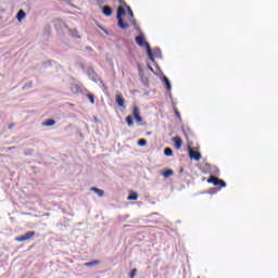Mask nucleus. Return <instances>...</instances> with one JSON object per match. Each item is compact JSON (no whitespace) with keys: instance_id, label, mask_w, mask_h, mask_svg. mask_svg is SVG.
Listing matches in <instances>:
<instances>
[{"instance_id":"obj_1","label":"nucleus","mask_w":278,"mask_h":278,"mask_svg":"<svg viewBox=\"0 0 278 278\" xmlns=\"http://www.w3.org/2000/svg\"><path fill=\"white\" fill-rule=\"evenodd\" d=\"M135 42L138 45V47H144L146 51L148 53L149 60L155 64V56H153V49H151V45L146 41L144 34H140L135 37Z\"/></svg>"},{"instance_id":"obj_2","label":"nucleus","mask_w":278,"mask_h":278,"mask_svg":"<svg viewBox=\"0 0 278 278\" xmlns=\"http://www.w3.org/2000/svg\"><path fill=\"white\" fill-rule=\"evenodd\" d=\"M127 14V11L125 10V8L119 7L117 9V27H119L121 29H129V24H127L125 22V20H123V16H125Z\"/></svg>"},{"instance_id":"obj_3","label":"nucleus","mask_w":278,"mask_h":278,"mask_svg":"<svg viewBox=\"0 0 278 278\" xmlns=\"http://www.w3.org/2000/svg\"><path fill=\"white\" fill-rule=\"evenodd\" d=\"M207 184H213V186H219V188H227V182H225V180H223L216 176H211L207 179Z\"/></svg>"},{"instance_id":"obj_4","label":"nucleus","mask_w":278,"mask_h":278,"mask_svg":"<svg viewBox=\"0 0 278 278\" xmlns=\"http://www.w3.org/2000/svg\"><path fill=\"white\" fill-rule=\"evenodd\" d=\"M87 75L91 81H94V84L101 81V78H99V75H97V72H94V68L92 67L87 68Z\"/></svg>"},{"instance_id":"obj_5","label":"nucleus","mask_w":278,"mask_h":278,"mask_svg":"<svg viewBox=\"0 0 278 278\" xmlns=\"http://www.w3.org/2000/svg\"><path fill=\"white\" fill-rule=\"evenodd\" d=\"M34 236H36V231H28L24 236L16 237L15 242H25L27 240H31V238H34Z\"/></svg>"},{"instance_id":"obj_6","label":"nucleus","mask_w":278,"mask_h":278,"mask_svg":"<svg viewBox=\"0 0 278 278\" xmlns=\"http://www.w3.org/2000/svg\"><path fill=\"white\" fill-rule=\"evenodd\" d=\"M127 12H128V21L130 25L135 26V29H138V24L136 23V18H134V11L131 10V7L127 5Z\"/></svg>"},{"instance_id":"obj_7","label":"nucleus","mask_w":278,"mask_h":278,"mask_svg":"<svg viewBox=\"0 0 278 278\" xmlns=\"http://www.w3.org/2000/svg\"><path fill=\"white\" fill-rule=\"evenodd\" d=\"M189 157L190 160H194L195 162H199V160H201V152L189 148Z\"/></svg>"},{"instance_id":"obj_8","label":"nucleus","mask_w":278,"mask_h":278,"mask_svg":"<svg viewBox=\"0 0 278 278\" xmlns=\"http://www.w3.org/2000/svg\"><path fill=\"white\" fill-rule=\"evenodd\" d=\"M162 81L163 84H165V88L168 92H170V90H173V85L170 84V80L168 79V77H166L165 75L162 76Z\"/></svg>"},{"instance_id":"obj_9","label":"nucleus","mask_w":278,"mask_h":278,"mask_svg":"<svg viewBox=\"0 0 278 278\" xmlns=\"http://www.w3.org/2000/svg\"><path fill=\"white\" fill-rule=\"evenodd\" d=\"M115 103H117L118 108H124L125 109V98H123L122 94H116L115 96Z\"/></svg>"},{"instance_id":"obj_10","label":"nucleus","mask_w":278,"mask_h":278,"mask_svg":"<svg viewBox=\"0 0 278 278\" xmlns=\"http://www.w3.org/2000/svg\"><path fill=\"white\" fill-rule=\"evenodd\" d=\"M113 12L114 11L112 10V7L110 5L102 7V14H104V16H111Z\"/></svg>"},{"instance_id":"obj_11","label":"nucleus","mask_w":278,"mask_h":278,"mask_svg":"<svg viewBox=\"0 0 278 278\" xmlns=\"http://www.w3.org/2000/svg\"><path fill=\"white\" fill-rule=\"evenodd\" d=\"M175 149H181V144H184V141L179 137H175L173 139Z\"/></svg>"},{"instance_id":"obj_12","label":"nucleus","mask_w":278,"mask_h":278,"mask_svg":"<svg viewBox=\"0 0 278 278\" xmlns=\"http://www.w3.org/2000/svg\"><path fill=\"white\" fill-rule=\"evenodd\" d=\"M53 125H55V119H53V118H49L42 123L43 127H53Z\"/></svg>"},{"instance_id":"obj_13","label":"nucleus","mask_w":278,"mask_h":278,"mask_svg":"<svg viewBox=\"0 0 278 278\" xmlns=\"http://www.w3.org/2000/svg\"><path fill=\"white\" fill-rule=\"evenodd\" d=\"M25 16H27V13H25V11L20 10L16 14V18L17 21L21 23V21H23V18H25Z\"/></svg>"},{"instance_id":"obj_14","label":"nucleus","mask_w":278,"mask_h":278,"mask_svg":"<svg viewBox=\"0 0 278 278\" xmlns=\"http://www.w3.org/2000/svg\"><path fill=\"white\" fill-rule=\"evenodd\" d=\"M163 177H165V179H168V177L175 175V172L173 169H165L163 173H162Z\"/></svg>"},{"instance_id":"obj_15","label":"nucleus","mask_w":278,"mask_h":278,"mask_svg":"<svg viewBox=\"0 0 278 278\" xmlns=\"http://www.w3.org/2000/svg\"><path fill=\"white\" fill-rule=\"evenodd\" d=\"M91 192H94L96 194H98V197H103V194H105V191H103L97 187H92Z\"/></svg>"},{"instance_id":"obj_16","label":"nucleus","mask_w":278,"mask_h":278,"mask_svg":"<svg viewBox=\"0 0 278 278\" xmlns=\"http://www.w3.org/2000/svg\"><path fill=\"white\" fill-rule=\"evenodd\" d=\"M152 55L153 58H162V50L160 48H154Z\"/></svg>"},{"instance_id":"obj_17","label":"nucleus","mask_w":278,"mask_h":278,"mask_svg":"<svg viewBox=\"0 0 278 278\" xmlns=\"http://www.w3.org/2000/svg\"><path fill=\"white\" fill-rule=\"evenodd\" d=\"M164 155L166 156V157H173V149L172 148H165L164 149Z\"/></svg>"},{"instance_id":"obj_18","label":"nucleus","mask_w":278,"mask_h":278,"mask_svg":"<svg viewBox=\"0 0 278 278\" xmlns=\"http://www.w3.org/2000/svg\"><path fill=\"white\" fill-rule=\"evenodd\" d=\"M132 116L134 118H136L137 116H140V109L138 106H134Z\"/></svg>"},{"instance_id":"obj_19","label":"nucleus","mask_w":278,"mask_h":278,"mask_svg":"<svg viewBox=\"0 0 278 278\" xmlns=\"http://www.w3.org/2000/svg\"><path fill=\"white\" fill-rule=\"evenodd\" d=\"M126 124L128 127H131L134 125V117L131 115L126 116Z\"/></svg>"},{"instance_id":"obj_20","label":"nucleus","mask_w":278,"mask_h":278,"mask_svg":"<svg viewBox=\"0 0 278 278\" xmlns=\"http://www.w3.org/2000/svg\"><path fill=\"white\" fill-rule=\"evenodd\" d=\"M128 201H138V193L132 192L131 194L128 195Z\"/></svg>"},{"instance_id":"obj_21","label":"nucleus","mask_w":278,"mask_h":278,"mask_svg":"<svg viewBox=\"0 0 278 278\" xmlns=\"http://www.w3.org/2000/svg\"><path fill=\"white\" fill-rule=\"evenodd\" d=\"M137 144L138 147H147V139H139Z\"/></svg>"},{"instance_id":"obj_22","label":"nucleus","mask_w":278,"mask_h":278,"mask_svg":"<svg viewBox=\"0 0 278 278\" xmlns=\"http://www.w3.org/2000/svg\"><path fill=\"white\" fill-rule=\"evenodd\" d=\"M87 99H89L90 103H91L92 105H94V94L88 93V94H87Z\"/></svg>"},{"instance_id":"obj_23","label":"nucleus","mask_w":278,"mask_h":278,"mask_svg":"<svg viewBox=\"0 0 278 278\" xmlns=\"http://www.w3.org/2000/svg\"><path fill=\"white\" fill-rule=\"evenodd\" d=\"M33 86H34V83L33 81H28V83H26L24 85L23 90H27V89L31 88Z\"/></svg>"},{"instance_id":"obj_24","label":"nucleus","mask_w":278,"mask_h":278,"mask_svg":"<svg viewBox=\"0 0 278 278\" xmlns=\"http://www.w3.org/2000/svg\"><path fill=\"white\" fill-rule=\"evenodd\" d=\"M137 273H138V269H136V268L131 269L129 273V277L135 278Z\"/></svg>"},{"instance_id":"obj_25","label":"nucleus","mask_w":278,"mask_h":278,"mask_svg":"<svg viewBox=\"0 0 278 278\" xmlns=\"http://www.w3.org/2000/svg\"><path fill=\"white\" fill-rule=\"evenodd\" d=\"M94 264H99V261H92V262L85 263V266H94Z\"/></svg>"},{"instance_id":"obj_26","label":"nucleus","mask_w":278,"mask_h":278,"mask_svg":"<svg viewBox=\"0 0 278 278\" xmlns=\"http://www.w3.org/2000/svg\"><path fill=\"white\" fill-rule=\"evenodd\" d=\"M175 116H177V118L179 119V121H181V113H179V111L177 110V109H175Z\"/></svg>"},{"instance_id":"obj_27","label":"nucleus","mask_w":278,"mask_h":278,"mask_svg":"<svg viewBox=\"0 0 278 278\" xmlns=\"http://www.w3.org/2000/svg\"><path fill=\"white\" fill-rule=\"evenodd\" d=\"M73 92H79V86L75 85L72 87Z\"/></svg>"},{"instance_id":"obj_28","label":"nucleus","mask_w":278,"mask_h":278,"mask_svg":"<svg viewBox=\"0 0 278 278\" xmlns=\"http://www.w3.org/2000/svg\"><path fill=\"white\" fill-rule=\"evenodd\" d=\"M135 121L137 123H142V116L138 115L137 117H135Z\"/></svg>"},{"instance_id":"obj_29","label":"nucleus","mask_w":278,"mask_h":278,"mask_svg":"<svg viewBox=\"0 0 278 278\" xmlns=\"http://www.w3.org/2000/svg\"><path fill=\"white\" fill-rule=\"evenodd\" d=\"M73 38H81V36L77 35V31L72 33Z\"/></svg>"},{"instance_id":"obj_30","label":"nucleus","mask_w":278,"mask_h":278,"mask_svg":"<svg viewBox=\"0 0 278 278\" xmlns=\"http://www.w3.org/2000/svg\"><path fill=\"white\" fill-rule=\"evenodd\" d=\"M149 71H151V73H155V71L153 70V67L151 65H148Z\"/></svg>"},{"instance_id":"obj_31","label":"nucleus","mask_w":278,"mask_h":278,"mask_svg":"<svg viewBox=\"0 0 278 278\" xmlns=\"http://www.w3.org/2000/svg\"><path fill=\"white\" fill-rule=\"evenodd\" d=\"M13 128H14V124H10L9 129H13Z\"/></svg>"},{"instance_id":"obj_32","label":"nucleus","mask_w":278,"mask_h":278,"mask_svg":"<svg viewBox=\"0 0 278 278\" xmlns=\"http://www.w3.org/2000/svg\"><path fill=\"white\" fill-rule=\"evenodd\" d=\"M86 49H87V51H92L91 47H87Z\"/></svg>"},{"instance_id":"obj_33","label":"nucleus","mask_w":278,"mask_h":278,"mask_svg":"<svg viewBox=\"0 0 278 278\" xmlns=\"http://www.w3.org/2000/svg\"><path fill=\"white\" fill-rule=\"evenodd\" d=\"M118 1H119V3H124V5H126V4H125V1H123V0H118Z\"/></svg>"},{"instance_id":"obj_34","label":"nucleus","mask_w":278,"mask_h":278,"mask_svg":"<svg viewBox=\"0 0 278 278\" xmlns=\"http://www.w3.org/2000/svg\"><path fill=\"white\" fill-rule=\"evenodd\" d=\"M102 30L104 31V34H108V31L105 29L102 28Z\"/></svg>"},{"instance_id":"obj_35","label":"nucleus","mask_w":278,"mask_h":278,"mask_svg":"<svg viewBox=\"0 0 278 278\" xmlns=\"http://www.w3.org/2000/svg\"><path fill=\"white\" fill-rule=\"evenodd\" d=\"M148 136H151V132H147Z\"/></svg>"}]
</instances>
